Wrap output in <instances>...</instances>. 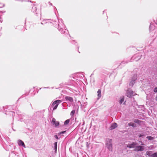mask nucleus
Instances as JSON below:
<instances>
[{"label": "nucleus", "instance_id": "14", "mask_svg": "<svg viewBox=\"0 0 157 157\" xmlns=\"http://www.w3.org/2000/svg\"><path fill=\"white\" fill-rule=\"evenodd\" d=\"M151 157H157V152L152 154L151 155Z\"/></svg>", "mask_w": 157, "mask_h": 157}, {"label": "nucleus", "instance_id": "2", "mask_svg": "<svg viewBox=\"0 0 157 157\" xmlns=\"http://www.w3.org/2000/svg\"><path fill=\"white\" fill-rule=\"evenodd\" d=\"M144 150V147L143 146H138L135 147L134 151H142Z\"/></svg>", "mask_w": 157, "mask_h": 157}, {"label": "nucleus", "instance_id": "15", "mask_svg": "<svg viewBox=\"0 0 157 157\" xmlns=\"http://www.w3.org/2000/svg\"><path fill=\"white\" fill-rule=\"evenodd\" d=\"M124 97H123V98H122L120 100V101H119V103H120V104H121L124 101Z\"/></svg>", "mask_w": 157, "mask_h": 157}, {"label": "nucleus", "instance_id": "21", "mask_svg": "<svg viewBox=\"0 0 157 157\" xmlns=\"http://www.w3.org/2000/svg\"><path fill=\"white\" fill-rule=\"evenodd\" d=\"M66 132V131H64L61 132H60V134H63V133H64V132Z\"/></svg>", "mask_w": 157, "mask_h": 157}, {"label": "nucleus", "instance_id": "11", "mask_svg": "<svg viewBox=\"0 0 157 157\" xmlns=\"http://www.w3.org/2000/svg\"><path fill=\"white\" fill-rule=\"evenodd\" d=\"M152 154V151H147L146 152V155H148L149 156L151 157V155Z\"/></svg>", "mask_w": 157, "mask_h": 157}, {"label": "nucleus", "instance_id": "12", "mask_svg": "<svg viewBox=\"0 0 157 157\" xmlns=\"http://www.w3.org/2000/svg\"><path fill=\"white\" fill-rule=\"evenodd\" d=\"M98 96L99 98H100L101 96V90L99 89L97 91Z\"/></svg>", "mask_w": 157, "mask_h": 157}, {"label": "nucleus", "instance_id": "3", "mask_svg": "<svg viewBox=\"0 0 157 157\" xmlns=\"http://www.w3.org/2000/svg\"><path fill=\"white\" fill-rule=\"evenodd\" d=\"M133 93L134 92L133 91L129 89L127 91L126 96L129 98H131L132 96H134Z\"/></svg>", "mask_w": 157, "mask_h": 157}, {"label": "nucleus", "instance_id": "10", "mask_svg": "<svg viewBox=\"0 0 157 157\" xmlns=\"http://www.w3.org/2000/svg\"><path fill=\"white\" fill-rule=\"evenodd\" d=\"M128 125L129 126H132L133 127H136V125L134 123L132 122H130L128 124Z\"/></svg>", "mask_w": 157, "mask_h": 157}, {"label": "nucleus", "instance_id": "16", "mask_svg": "<svg viewBox=\"0 0 157 157\" xmlns=\"http://www.w3.org/2000/svg\"><path fill=\"white\" fill-rule=\"evenodd\" d=\"M147 138L149 140H152L154 139L153 137L151 136H148L147 137Z\"/></svg>", "mask_w": 157, "mask_h": 157}, {"label": "nucleus", "instance_id": "1", "mask_svg": "<svg viewBox=\"0 0 157 157\" xmlns=\"http://www.w3.org/2000/svg\"><path fill=\"white\" fill-rule=\"evenodd\" d=\"M61 101L60 100H57L54 101L52 104L51 106L53 107V110L56 109L59 105V104L61 103Z\"/></svg>", "mask_w": 157, "mask_h": 157}, {"label": "nucleus", "instance_id": "24", "mask_svg": "<svg viewBox=\"0 0 157 157\" xmlns=\"http://www.w3.org/2000/svg\"><path fill=\"white\" fill-rule=\"evenodd\" d=\"M156 100L157 101V96H156V98H155Z\"/></svg>", "mask_w": 157, "mask_h": 157}, {"label": "nucleus", "instance_id": "9", "mask_svg": "<svg viewBox=\"0 0 157 157\" xmlns=\"http://www.w3.org/2000/svg\"><path fill=\"white\" fill-rule=\"evenodd\" d=\"M117 127V124L116 123L113 124L110 127V129H115Z\"/></svg>", "mask_w": 157, "mask_h": 157}, {"label": "nucleus", "instance_id": "20", "mask_svg": "<svg viewBox=\"0 0 157 157\" xmlns=\"http://www.w3.org/2000/svg\"><path fill=\"white\" fill-rule=\"evenodd\" d=\"M154 91L155 92H157V87H155V88Z\"/></svg>", "mask_w": 157, "mask_h": 157}, {"label": "nucleus", "instance_id": "4", "mask_svg": "<svg viewBox=\"0 0 157 157\" xmlns=\"http://www.w3.org/2000/svg\"><path fill=\"white\" fill-rule=\"evenodd\" d=\"M52 123L53 124H55L56 126L59 125V122L58 121H56V119L53 118L52 119Z\"/></svg>", "mask_w": 157, "mask_h": 157}, {"label": "nucleus", "instance_id": "25", "mask_svg": "<svg viewBox=\"0 0 157 157\" xmlns=\"http://www.w3.org/2000/svg\"><path fill=\"white\" fill-rule=\"evenodd\" d=\"M111 140H110V142H111Z\"/></svg>", "mask_w": 157, "mask_h": 157}, {"label": "nucleus", "instance_id": "5", "mask_svg": "<svg viewBox=\"0 0 157 157\" xmlns=\"http://www.w3.org/2000/svg\"><path fill=\"white\" fill-rule=\"evenodd\" d=\"M136 144L133 143L132 144H129L127 146V147H129L130 148H133V147H136Z\"/></svg>", "mask_w": 157, "mask_h": 157}, {"label": "nucleus", "instance_id": "23", "mask_svg": "<svg viewBox=\"0 0 157 157\" xmlns=\"http://www.w3.org/2000/svg\"><path fill=\"white\" fill-rule=\"evenodd\" d=\"M143 136V135L140 134L139 136V137H141Z\"/></svg>", "mask_w": 157, "mask_h": 157}, {"label": "nucleus", "instance_id": "22", "mask_svg": "<svg viewBox=\"0 0 157 157\" xmlns=\"http://www.w3.org/2000/svg\"><path fill=\"white\" fill-rule=\"evenodd\" d=\"M55 137L56 139H58V137L56 135L55 136Z\"/></svg>", "mask_w": 157, "mask_h": 157}, {"label": "nucleus", "instance_id": "7", "mask_svg": "<svg viewBox=\"0 0 157 157\" xmlns=\"http://www.w3.org/2000/svg\"><path fill=\"white\" fill-rule=\"evenodd\" d=\"M107 146V147L108 148L109 150L110 151H112V144L111 143L109 144H106Z\"/></svg>", "mask_w": 157, "mask_h": 157}, {"label": "nucleus", "instance_id": "13", "mask_svg": "<svg viewBox=\"0 0 157 157\" xmlns=\"http://www.w3.org/2000/svg\"><path fill=\"white\" fill-rule=\"evenodd\" d=\"M134 122L137 123L139 124H140V123L141 122V121L138 120V119H135L134 121Z\"/></svg>", "mask_w": 157, "mask_h": 157}, {"label": "nucleus", "instance_id": "19", "mask_svg": "<svg viewBox=\"0 0 157 157\" xmlns=\"http://www.w3.org/2000/svg\"><path fill=\"white\" fill-rule=\"evenodd\" d=\"M75 113V111L74 110H72L71 113V115L73 116Z\"/></svg>", "mask_w": 157, "mask_h": 157}, {"label": "nucleus", "instance_id": "18", "mask_svg": "<svg viewBox=\"0 0 157 157\" xmlns=\"http://www.w3.org/2000/svg\"><path fill=\"white\" fill-rule=\"evenodd\" d=\"M70 121V120L69 119L66 120L64 122V124L65 125H67L68 124Z\"/></svg>", "mask_w": 157, "mask_h": 157}, {"label": "nucleus", "instance_id": "8", "mask_svg": "<svg viewBox=\"0 0 157 157\" xmlns=\"http://www.w3.org/2000/svg\"><path fill=\"white\" fill-rule=\"evenodd\" d=\"M65 99L66 100H68L71 102H73V100L72 98L69 96H66L65 98Z\"/></svg>", "mask_w": 157, "mask_h": 157}, {"label": "nucleus", "instance_id": "6", "mask_svg": "<svg viewBox=\"0 0 157 157\" xmlns=\"http://www.w3.org/2000/svg\"><path fill=\"white\" fill-rule=\"evenodd\" d=\"M18 144L19 145L25 147V145L24 143L23 142V141H22L21 140H19L18 141Z\"/></svg>", "mask_w": 157, "mask_h": 157}, {"label": "nucleus", "instance_id": "17", "mask_svg": "<svg viewBox=\"0 0 157 157\" xmlns=\"http://www.w3.org/2000/svg\"><path fill=\"white\" fill-rule=\"evenodd\" d=\"M54 148L55 149V151H56L57 150V142H56L54 144Z\"/></svg>", "mask_w": 157, "mask_h": 157}]
</instances>
